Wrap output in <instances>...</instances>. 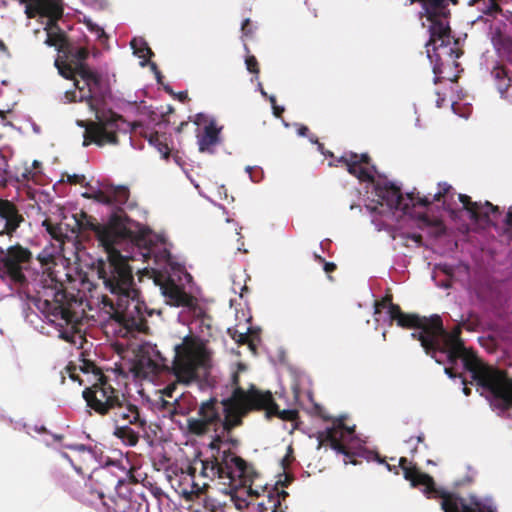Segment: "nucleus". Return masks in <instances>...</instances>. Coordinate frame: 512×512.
Here are the masks:
<instances>
[{
	"instance_id": "nucleus-53",
	"label": "nucleus",
	"mask_w": 512,
	"mask_h": 512,
	"mask_svg": "<svg viewBox=\"0 0 512 512\" xmlns=\"http://www.w3.org/2000/svg\"><path fill=\"white\" fill-rule=\"evenodd\" d=\"M67 370L69 372V376L72 380L74 381H79L80 384H82V381L79 379V376L75 373L76 371V368L75 367H72V366H68L67 367Z\"/></svg>"
},
{
	"instance_id": "nucleus-3",
	"label": "nucleus",
	"mask_w": 512,
	"mask_h": 512,
	"mask_svg": "<svg viewBox=\"0 0 512 512\" xmlns=\"http://www.w3.org/2000/svg\"><path fill=\"white\" fill-rule=\"evenodd\" d=\"M76 74L74 85L79 91L78 100L86 102L96 113V121L79 124L85 127L83 146L91 143L98 146L118 144V133H128L131 130L130 123L112 110L99 112V106L104 103L108 90L96 71L88 65L80 64L76 67Z\"/></svg>"
},
{
	"instance_id": "nucleus-18",
	"label": "nucleus",
	"mask_w": 512,
	"mask_h": 512,
	"mask_svg": "<svg viewBox=\"0 0 512 512\" xmlns=\"http://www.w3.org/2000/svg\"><path fill=\"white\" fill-rule=\"evenodd\" d=\"M375 195L381 205L386 204L390 209L402 210L404 213L409 212L410 208L416 206L407 196L404 197L400 189L392 183H377L375 185Z\"/></svg>"
},
{
	"instance_id": "nucleus-35",
	"label": "nucleus",
	"mask_w": 512,
	"mask_h": 512,
	"mask_svg": "<svg viewBox=\"0 0 512 512\" xmlns=\"http://www.w3.org/2000/svg\"><path fill=\"white\" fill-rule=\"evenodd\" d=\"M150 144L154 145L164 158H168L170 155V148L166 143L161 140V136L158 132H152L148 138Z\"/></svg>"
},
{
	"instance_id": "nucleus-57",
	"label": "nucleus",
	"mask_w": 512,
	"mask_h": 512,
	"mask_svg": "<svg viewBox=\"0 0 512 512\" xmlns=\"http://www.w3.org/2000/svg\"><path fill=\"white\" fill-rule=\"evenodd\" d=\"M309 132V128L307 126H304L302 125L299 129H298V134L301 135V136H306Z\"/></svg>"
},
{
	"instance_id": "nucleus-19",
	"label": "nucleus",
	"mask_w": 512,
	"mask_h": 512,
	"mask_svg": "<svg viewBox=\"0 0 512 512\" xmlns=\"http://www.w3.org/2000/svg\"><path fill=\"white\" fill-rule=\"evenodd\" d=\"M0 220L5 222L0 235L12 237L21 224L25 221L17 205L10 200L0 198Z\"/></svg>"
},
{
	"instance_id": "nucleus-56",
	"label": "nucleus",
	"mask_w": 512,
	"mask_h": 512,
	"mask_svg": "<svg viewBox=\"0 0 512 512\" xmlns=\"http://www.w3.org/2000/svg\"><path fill=\"white\" fill-rule=\"evenodd\" d=\"M65 99L67 102H75L76 101V92L75 91H66L65 92Z\"/></svg>"
},
{
	"instance_id": "nucleus-48",
	"label": "nucleus",
	"mask_w": 512,
	"mask_h": 512,
	"mask_svg": "<svg viewBox=\"0 0 512 512\" xmlns=\"http://www.w3.org/2000/svg\"><path fill=\"white\" fill-rule=\"evenodd\" d=\"M134 470V467H131L127 470L125 477H120V479H127L130 486L132 484H138V479L134 475Z\"/></svg>"
},
{
	"instance_id": "nucleus-20",
	"label": "nucleus",
	"mask_w": 512,
	"mask_h": 512,
	"mask_svg": "<svg viewBox=\"0 0 512 512\" xmlns=\"http://www.w3.org/2000/svg\"><path fill=\"white\" fill-rule=\"evenodd\" d=\"M68 448L75 452V456L71 457L67 453H62V457L67 459L77 473L84 474L83 466L88 464L94 459V452L91 447H87L84 444L70 445Z\"/></svg>"
},
{
	"instance_id": "nucleus-33",
	"label": "nucleus",
	"mask_w": 512,
	"mask_h": 512,
	"mask_svg": "<svg viewBox=\"0 0 512 512\" xmlns=\"http://www.w3.org/2000/svg\"><path fill=\"white\" fill-rule=\"evenodd\" d=\"M113 205L121 206L124 205L130 196L129 189L125 186H117L110 189Z\"/></svg>"
},
{
	"instance_id": "nucleus-42",
	"label": "nucleus",
	"mask_w": 512,
	"mask_h": 512,
	"mask_svg": "<svg viewBox=\"0 0 512 512\" xmlns=\"http://www.w3.org/2000/svg\"><path fill=\"white\" fill-rule=\"evenodd\" d=\"M24 3L26 4L25 14L28 18H35L37 15H40V12H38L37 0H29Z\"/></svg>"
},
{
	"instance_id": "nucleus-59",
	"label": "nucleus",
	"mask_w": 512,
	"mask_h": 512,
	"mask_svg": "<svg viewBox=\"0 0 512 512\" xmlns=\"http://www.w3.org/2000/svg\"><path fill=\"white\" fill-rule=\"evenodd\" d=\"M177 98L180 101L184 102V101H186L188 99V94H187L186 91L179 92L178 95H177Z\"/></svg>"
},
{
	"instance_id": "nucleus-54",
	"label": "nucleus",
	"mask_w": 512,
	"mask_h": 512,
	"mask_svg": "<svg viewBox=\"0 0 512 512\" xmlns=\"http://www.w3.org/2000/svg\"><path fill=\"white\" fill-rule=\"evenodd\" d=\"M445 374L450 378H462V375L457 374L452 367H446L444 369Z\"/></svg>"
},
{
	"instance_id": "nucleus-45",
	"label": "nucleus",
	"mask_w": 512,
	"mask_h": 512,
	"mask_svg": "<svg viewBox=\"0 0 512 512\" xmlns=\"http://www.w3.org/2000/svg\"><path fill=\"white\" fill-rule=\"evenodd\" d=\"M38 176L37 171H33L31 168H25L24 171L21 174V178L23 181H36V178Z\"/></svg>"
},
{
	"instance_id": "nucleus-41",
	"label": "nucleus",
	"mask_w": 512,
	"mask_h": 512,
	"mask_svg": "<svg viewBox=\"0 0 512 512\" xmlns=\"http://www.w3.org/2000/svg\"><path fill=\"white\" fill-rule=\"evenodd\" d=\"M93 198L99 203L106 204V205H113V200L111 197L110 190L98 191L93 195Z\"/></svg>"
},
{
	"instance_id": "nucleus-32",
	"label": "nucleus",
	"mask_w": 512,
	"mask_h": 512,
	"mask_svg": "<svg viewBox=\"0 0 512 512\" xmlns=\"http://www.w3.org/2000/svg\"><path fill=\"white\" fill-rule=\"evenodd\" d=\"M131 47L134 50V53L139 57L145 60H149L153 55V51L147 45V43L142 39L134 38L131 41Z\"/></svg>"
},
{
	"instance_id": "nucleus-63",
	"label": "nucleus",
	"mask_w": 512,
	"mask_h": 512,
	"mask_svg": "<svg viewBox=\"0 0 512 512\" xmlns=\"http://www.w3.org/2000/svg\"><path fill=\"white\" fill-rule=\"evenodd\" d=\"M40 167H41V162L38 160H34L32 163L31 169H33V171H37Z\"/></svg>"
},
{
	"instance_id": "nucleus-15",
	"label": "nucleus",
	"mask_w": 512,
	"mask_h": 512,
	"mask_svg": "<svg viewBox=\"0 0 512 512\" xmlns=\"http://www.w3.org/2000/svg\"><path fill=\"white\" fill-rule=\"evenodd\" d=\"M354 433V427H347L343 420H336L332 427L326 428L324 431L319 432L318 439L320 443L327 442L330 444L331 448L336 452L343 454L346 459L345 463L348 461L354 465L357 464V461L353 458L354 453H352L347 446L342 443L345 435H352Z\"/></svg>"
},
{
	"instance_id": "nucleus-46",
	"label": "nucleus",
	"mask_w": 512,
	"mask_h": 512,
	"mask_svg": "<svg viewBox=\"0 0 512 512\" xmlns=\"http://www.w3.org/2000/svg\"><path fill=\"white\" fill-rule=\"evenodd\" d=\"M177 389V385L175 383H172V384H169L167 385L163 390H162V396L163 397H167V398H170V399H173L174 400V393Z\"/></svg>"
},
{
	"instance_id": "nucleus-6",
	"label": "nucleus",
	"mask_w": 512,
	"mask_h": 512,
	"mask_svg": "<svg viewBox=\"0 0 512 512\" xmlns=\"http://www.w3.org/2000/svg\"><path fill=\"white\" fill-rule=\"evenodd\" d=\"M136 245L141 251L145 261L153 260L156 267L151 268V278L159 286L161 293L167 299V303L176 307H191L194 305V297L186 293L170 277L168 268L174 269L175 261L167 244L163 240L152 239L150 234L141 233L136 239Z\"/></svg>"
},
{
	"instance_id": "nucleus-16",
	"label": "nucleus",
	"mask_w": 512,
	"mask_h": 512,
	"mask_svg": "<svg viewBox=\"0 0 512 512\" xmlns=\"http://www.w3.org/2000/svg\"><path fill=\"white\" fill-rule=\"evenodd\" d=\"M343 164L349 174L355 176L362 182H374V175L377 172L375 165L367 153L357 154L354 152L345 153L337 159Z\"/></svg>"
},
{
	"instance_id": "nucleus-44",
	"label": "nucleus",
	"mask_w": 512,
	"mask_h": 512,
	"mask_svg": "<svg viewBox=\"0 0 512 512\" xmlns=\"http://www.w3.org/2000/svg\"><path fill=\"white\" fill-rule=\"evenodd\" d=\"M188 411L182 406L178 398H174L171 404L170 414L171 415H186Z\"/></svg>"
},
{
	"instance_id": "nucleus-14",
	"label": "nucleus",
	"mask_w": 512,
	"mask_h": 512,
	"mask_svg": "<svg viewBox=\"0 0 512 512\" xmlns=\"http://www.w3.org/2000/svg\"><path fill=\"white\" fill-rule=\"evenodd\" d=\"M36 299L38 308L54 317L52 321L60 319L66 324L76 322L77 316L71 309L67 293L64 289L58 288L57 284L53 287H43L42 291L37 292Z\"/></svg>"
},
{
	"instance_id": "nucleus-28",
	"label": "nucleus",
	"mask_w": 512,
	"mask_h": 512,
	"mask_svg": "<svg viewBox=\"0 0 512 512\" xmlns=\"http://www.w3.org/2000/svg\"><path fill=\"white\" fill-rule=\"evenodd\" d=\"M80 370L83 373H92L94 376V382L89 388H93L94 386L101 387L98 385L99 383L111 384L109 378L103 374L101 369L95 365L94 362L90 360L83 359L82 364L80 365Z\"/></svg>"
},
{
	"instance_id": "nucleus-24",
	"label": "nucleus",
	"mask_w": 512,
	"mask_h": 512,
	"mask_svg": "<svg viewBox=\"0 0 512 512\" xmlns=\"http://www.w3.org/2000/svg\"><path fill=\"white\" fill-rule=\"evenodd\" d=\"M40 16L47 17V24L57 23L63 16V7L60 0H37Z\"/></svg>"
},
{
	"instance_id": "nucleus-64",
	"label": "nucleus",
	"mask_w": 512,
	"mask_h": 512,
	"mask_svg": "<svg viewBox=\"0 0 512 512\" xmlns=\"http://www.w3.org/2000/svg\"><path fill=\"white\" fill-rule=\"evenodd\" d=\"M315 259H317L319 262H322V263L325 262V259L322 256L317 255V254H315Z\"/></svg>"
},
{
	"instance_id": "nucleus-17",
	"label": "nucleus",
	"mask_w": 512,
	"mask_h": 512,
	"mask_svg": "<svg viewBox=\"0 0 512 512\" xmlns=\"http://www.w3.org/2000/svg\"><path fill=\"white\" fill-rule=\"evenodd\" d=\"M459 201L463 204V208L469 212L470 218L475 222H484L488 225H496V222L501 215L498 206L486 201L484 204L481 202H473L466 194L458 195Z\"/></svg>"
},
{
	"instance_id": "nucleus-26",
	"label": "nucleus",
	"mask_w": 512,
	"mask_h": 512,
	"mask_svg": "<svg viewBox=\"0 0 512 512\" xmlns=\"http://www.w3.org/2000/svg\"><path fill=\"white\" fill-rule=\"evenodd\" d=\"M131 424L117 425L113 435L125 445L135 446L139 441V433L130 427Z\"/></svg>"
},
{
	"instance_id": "nucleus-22",
	"label": "nucleus",
	"mask_w": 512,
	"mask_h": 512,
	"mask_svg": "<svg viewBox=\"0 0 512 512\" xmlns=\"http://www.w3.org/2000/svg\"><path fill=\"white\" fill-rule=\"evenodd\" d=\"M491 76L495 81V85L505 99H512V76L502 65H496L491 71Z\"/></svg>"
},
{
	"instance_id": "nucleus-27",
	"label": "nucleus",
	"mask_w": 512,
	"mask_h": 512,
	"mask_svg": "<svg viewBox=\"0 0 512 512\" xmlns=\"http://www.w3.org/2000/svg\"><path fill=\"white\" fill-rule=\"evenodd\" d=\"M288 493L285 490H278L274 488L267 494V503L261 502L259 506L265 510H271V512H278L281 507V500H285Z\"/></svg>"
},
{
	"instance_id": "nucleus-49",
	"label": "nucleus",
	"mask_w": 512,
	"mask_h": 512,
	"mask_svg": "<svg viewBox=\"0 0 512 512\" xmlns=\"http://www.w3.org/2000/svg\"><path fill=\"white\" fill-rule=\"evenodd\" d=\"M241 30H242V32H243V34H244L245 36H250V35H252L253 31H252V27H251L250 19H245V20L242 22Z\"/></svg>"
},
{
	"instance_id": "nucleus-13",
	"label": "nucleus",
	"mask_w": 512,
	"mask_h": 512,
	"mask_svg": "<svg viewBox=\"0 0 512 512\" xmlns=\"http://www.w3.org/2000/svg\"><path fill=\"white\" fill-rule=\"evenodd\" d=\"M207 356L199 347L190 343L177 345L173 361V371L176 377L184 383H189L199 377V369L205 368Z\"/></svg>"
},
{
	"instance_id": "nucleus-21",
	"label": "nucleus",
	"mask_w": 512,
	"mask_h": 512,
	"mask_svg": "<svg viewBox=\"0 0 512 512\" xmlns=\"http://www.w3.org/2000/svg\"><path fill=\"white\" fill-rule=\"evenodd\" d=\"M222 127H217L215 120H211L204 127L203 133L198 136V145L200 152L213 153L215 147L220 144Z\"/></svg>"
},
{
	"instance_id": "nucleus-34",
	"label": "nucleus",
	"mask_w": 512,
	"mask_h": 512,
	"mask_svg": "<svg viewBox=\"0 0 512 512\" xmlns=\"http://www.w3.org/2000/svg\"><path fill=\"white\" fill-rule=\"evenodd\" d=\"M55 66L58 69L59 74L66 79H75L77 77L76 74V66L71 62H63L58 59L55 61Z\"/></svg>"
},
{
	"instance_id": "nucleus-11",
	"label": "nucleus",
	"mask_w": 512,
	"mask_h": 512,
	"mask_svg": "<svg viewBox=\"0 0 512 512\" xmlns=\"http://www.w3.org/2000/svg\"><path fill=\"white\" fill-rule=\"evenodd\" d=\"M33 263V254L20 243L8 247H0V279L8 280L19 289H26L28 279L25 272Z\"/></svg>"
},
{
	"instance_id": "nucleus-51",
	"label": "nucleus",
	"mask_w": 512,
	"mask_h": 512,
	"mask_svg": "<svg viewBox=\"0 0 512 512\" xmlns=\"http://www.w3.org/2000/svg\"><path fill=\"white\" fill-rule=\"evenodd\" d=\"M503 222L507 228L512 229V206L508 209Z\"/></svg>"
},
{
	"instance_id": "nucleus-36",
	"label": "nucleus",
	"mask_w": 512,
	"mask_h": 512,
	"mask_svg": "<svg viewBox=\"0 0 512 512\" xmlns=\"http://www.w3.org/2000/svg\"><path fill=\"white\" fill-rule=\"evenodd\" d=\"M418 219L421 223V227L422 226H425V227H434L438 230V233L439 234H442L444 233L445 231V226L443 225V222L442 220L438 219V218H430L427 214L425 213H422L418 216Z\"/></svg>"
},
{
	"instance_id": "nucleus-31",
	"label": "nucleus",
	"mask_w": 512,
	"mask_h": 512,
	"mask_svg": "<svg viewBox=\"0 0 512 512\" xmlns=\"http://www.w3.org/2000/svg\"><path fill=\"white\" fill-rule=\"evenodd\" d=\"M65 54H67L68 56L71 57V62L76 67H78L80 64L87 65L85 63V60L88 58V55H89L87 48H85V47L74 48L71 46V44H69V48H68V50H66Z\"/></svg>"
},
{
	"instance_id": "nucleus-58",
	"label": "nucleus",
	"mask_w": 512,
	"mask_h": 512,
	"mask_svg": "<svg viewBox=\"0 0 512 512\" xmlns=\"http://www.w3.org/2000/svg\"><path fill=\"white\" fill-rule=\"evenodd\" d=\"M462 383L464 384V387H463V393L466 395V396H470L471 395V389L468 388L466 386V379L462 377Z\"/></svg>"
},
{
	"instance_id": "nucleus-62",
	"label": "nucleus",
	"mask_w": 512,
	"mask_h": 512,
	"mask_svg": "<svg viewBox=\"0 0 512 512\" xmlns=\"http://www.w3.org/2000/svg\"><path fill=\"white\" fill-rule=\"evenodd\" d=\"M187 125H188V122H186V121H182V122L179 124V126L176 128V132H177V133H181V132L183 131L184 127H185V126H187Z\"/></svg>"
},
{
	"instance_id": "nucleus-4",
	"label": "nucleus",
	"mask_w": 512,
	"mask_h": 512,
	"mask_svg": "<svg viewBox=\"0 0 512 512\" xmlns=\"http://www.w3.org/2000/svg\"><path fill=\"white\" fill-rule=\"evenodd\" d=\"M224 442V435L215 434L208 448L212 451V455L204 460H199L200 474L199 476L204 480L202 482L193 479L191 486V494L199 496L204 493L209 487L208 481L215 479L222 480L223 484L230 486L245 485L254 473L249 464L240 456H237L231 449L221 450ZM197 468L190 466L188 468L189 475L195 478Z\"/></svg>"
},
{
	"instance_id": "nucleus-52",
	"label": "nucleus",
	"mask_w": 512,
	"mask_h": 512,
	"mask_svg": "<svg viewBox=\"0 0 512 512\" xmlns=\"http://www.w3.org/2000/svg\"><path fill=\"white\" fill-rule=\"evenodd\" d=\"M171 404H172V402L161 397L160 408L167 411L169 414H170Z\"/></svg>"
},
{
	"instance_id": "nucleus-55",
	"label": "nucleus",
	"mask_w": 512,
	"mask_h": 512,
	"mask_svg": "<svg viewBox=\"0 0 512 512\" xmlns=\"http://www.w3.org/2000/svg\"><path fill=\"white\" fill-rule=\"evenodd\" d=\"M336 264L333 262H324V271L326 273H331L336 270Z\"/></svg>"
},
{
	"instance_id": "nucleus-43",
	"label": "nucleus",
	"mask_w": 512,
	"mask_h": 512,
	"mask_svg": "<svg viewBox=\"0 0 512 512\" xmlns=\"http://www.w3.org/2000/svg\"><path fill=\"white\" fill-rule=\"evenodd\" d=\"M246 68L250 73L258 74L259 73V64L255 56H248L245 60Z\"/></svg>"
},
{
	"instance_id": "nucleus-50",
	"label": "nucleus",
	"mask_w": 512,
	"mask_h": 512,
	"mask_svg": "<svg viewBox=\"0 0 512 512\" xmlns=\"http://www.w3.org/2000/svg\"><path fill=\"white\" fill-rule=\"evenodd\" d=\"M231 382H232V386H233V390H232V393L237 390V389H244L243 387H241L239 385V374L238 372H234L232 374V378H231Z\"/></svg>"
},
{
	"instance_id": "nucleus-9",
	"label": "nucleus",
	"mask_w": 512,
	"mask_h": 512,
	"mask_svg": "<svg viewBox=\"0 0 512 512\" xmlns=\"http://www.w3.org/2000/svg\"><path fill=\"white\" fill-rule=\"evenodd\" d=\"M74 219L78 231L94 232L97 240L104 248H111L126 240L136 243V239L140 236H134V233L128 227L129 218L122 209L112 213L105 224L97 223L93 216L83 211L74 215Z\"/></svg>"
},
{
	"instance_id": "nucleus-8",
	"label": "nucleus",
	"mask_w": 512,
	"mask_h": 512,
	"mask_svg": "<svg viewBox=\"0 0 512 512\" xmlns=\"http://www.w3.org/2000/svg\"><path fill=\"white\" fill-rule=\"evenodd\" d=\"M399 467L403 471L404 478L411 482L413 487L424 486V493L428 497L441 498V508L444 512H495V508L476 498L467 502L464 498L435 486L434 479L422 473L416 465H412L406 457L399 459Z\"/></svg>"
},
{
	"instance_id": "nucleus-12",
	"label": "nucleus",
	"mask_w": 512,
	"mask_h": 512,
	"mask_svg": "<svg viewBox=\"0 0 512 512\" xmlns=\"http://www.w3.org/2000/svg\"><path fill=\"white\" fill-rule=\"evenodd\" d=\"M98 482L101 485L98 496L104 505L113 512H132V490L127 479H120L112 472L103 470Z\"/></svg>"
},
{
	"instance_id": "nucleus-47",
	"label": "nucleus",
	"mask_w": 512,
	"mask_h": 512,
	"mask_svg": "<svg viewBox=\"0 0 512 512\" xmlns=\"http://www.w3.org/2000/svg\"><path fill=\"white\" fill-rule=\"evenodd\" d=\"M269 101H270V103L272 105L274 115L276 117H281V115L284 112V107L278 106L276 104V97L275 96H270L269 97Z\"/></svg>"
},
{
	"instance_id": "nucleus-40",
	"label": "nucleus",
	"mask_w": 512,
	"mask_h": 512,
	"mask_svg": "<svg viewBox=\"0 0 512 512\" xmlns=\"http://www.w3.org/2000/svg\"><path fill=\"white\" fill-rule=\"evenodd\" d=\"M228 333L238 344H246L249 340L247 331L239 332L236 328H229Z\"/></svg>"
},
{
	"instance_id": "nucleus-23",
	"label": "nucleus",
	"mask_w": 512,
	"mask_h": 512,
	"mask_svg": "<svg viewBox=\"0 0 512 512\" xmlns=\"http://www.w3.org/2000/svg\"><path fill=\"white\" fill-rule=\"evenodd\" d=\"M45 30L47 32L45 44L50 47H56L59 52L66 53L70 43L65 32L61 30L58 24H46Z\"/></svg>"
},
{
	"instance_id": "nucleus-7",
	"label": "nucleus",
	"mask_w": 512,
	"mask_h": 512,
	"mask_svg": "<svg viewBox=\"0 0 512 512\" xmlns=\"http://www.w3.org/2000/svg\"><path fill=\"white\" fill-rule=\"evenodd\" d=\"M102 387L85 388L82 396L87 406L101 416L110 415L117 425L133 424L140 428L146 425L141 419L139 409L112 384L99 383Z\"/></svg>"
},
{
	"instance_id": "nucleus-1",
	"label": "nucleus",
	"mask_w": 512,
	"mask_h": 512,
	"mask_svg": "<svg viewBox=\"0 0 512 512\" xmlns=\"http://www.w3.org/2000/svg\"><path fill=\"white\" fill-rule=\"evenodd\" d=\"M390 321H396L401 328L418 329L411 334L412 338L420 341L425 353L437 363L442 364L446 360L454 365L461 360L473 380L491 394L490 405L493 409L505 412L512 408V378L507 371L484 363L472 349L466 348L459 328L448 332L439 315L426 317L404 313L400 306L392 307Z\"/></svg>"
},
{
	"instance_id": "nucleus-2",
	"label": "nucleus",
	"mask_w": 512,
	"mask_h": 512,
	"mask_svg": "<svg viewBox=\"0 0 512 512\" xmlns=\"http://www.w3.org/2000/svg\"><path fill=\"white\" fill-rule=\"evenodd\" d=\"M106 259H99L95 264L98 278L111 296L104 295L102 304L109 308L111 318L128 332H142L147 327L144 301L135 287L132 268L128 258L112 246L105 248Z\"/></svg>"
},
{
	"instance_id": "nucleus-25",
	"label": "nucleus",
	"mask_w": 512,
	"mask_h": 512,
	"mask_svg": "<svg viewBox=\"0 0 512 512\" xmlns=\"http://www.w3.org/2000/svg\"><path fill=\"white\" fill-rule=\"evenodd\" d=\"M438 188L439 191L434 194L432 199H430L428 196H420L419 193L415 192L407 193V197L410 201L413 202V205L428 207L433 202L440 201L442 198L446 197L452 190V186L447 182H439Z\"/></svg>"
},
{
	"instance_id": "nucleus-39",
	"label": "nucleus",
	"mask_w": 512,
	"mask_h": 512,
	"mask_svg": "<svg viewBox=\"0 0 512 512\" xmlns=\"http://www.w3.org/2000/svg\"><path fill=\"white\" fill-rule=\"evenodd\" d=\"M86 177L83 174H69L67 172L62 173L61 182H66L70 185H83Z\"/></svg>"
},
{
	"instance_id": "nucleus-29",
	"label": "nucleus",
	"mask_w": 512,
	"mask_h": 512,
	"mask_svg": "<svg viewBox=\"0 0 512 512\" xmlns=\"http://www.w3.org/2000/svg\"><path fill=\"white\" fill-rule=\"evenodd\" d=\"M42 227L45 228L46 232L50 235V237L59 242L60 244H64L65 240L68 239L62 224L53 223L50 219H45L42 222Z\"/></svg>"
},
{
	"instance_id": "nucleus-30",
	"label": "nucleus",
	"mask_w": 512,
	"mask_h": 512,
	"mask_svg": "<svg viewBox=\"0 0 512 512\" xmlns=\"http://www.w3.org/2000/svg\"><path fill=\"white\" fill-rule=\"evenodd\" d=\"M155 367V363L150 358H141L133 364L131 371L137 378H147Z\"/></svg>"
},
{
	"instance_id": "nucleus-38",
	"label": "nucleus",
	"mask_w": 512,
	"mask_h": 512,
	"mask_svg": "<svg viewBox=\"0 0 512 512\" xmlns=\"http://www.w3.org/2000/svg\"><path fill=\"white\" fill-rule=\"evenodd\" d=\"M392 299H393L392 294L388 293L380 301H376L375 302V314L380 313L381 309L387 308L389 318H391L392 317V307L399 306L398 304H394Z\"/></svg>"
},
{
	"instance_id": "nucleus-60",
	"label": "nucleus",
	"mask_w": 512,
	"mask_h": 512,
	"mask_svg": "<svg viewBox=\"0 0 512 512\" xmlns=\"http://www.w3.org/2000/svg\"><path fill=\"white\" fill-rule=\"evenodd\" d=\"M6 166H7L6 158L2 153H0V170L4 169Z\"/></svg>"
},
{
	"instance_id": "nucleus-61",
	"label": "nucleus",
	"mask_w": 512,
	"mask_h": 512,
	"mask_svg": "<svg viewBox=\"0 0 512 512\" xmlns=\"http://www.w3.org/2000/svg\"><path fill=\"white\" fill-rule=\"evenodd\" d=\"M206 116L202 113H199L196 115V120H195V123L197 125H199L201 123L202 120H205Z\"/></svg>"
},
{
	"instance_id": "nucleus-5",
	"label": "nucleus",
	"mask_w": 512,
	"mask_h": 512,
	"mask_svg": "<svg viewBox=\"0 0 512 512\" xmlns=\"http://www.w3.org/2000/svg\"><path fill=\"white\" fill-rule=\"evenodd\" d=\"M238 389L235 390L227 398L221 400L224 417L221 418L220 410L218 407V401L215 398H210L202 402L197 411V417H190L187 419V431L189 434L194 436H204L211 430L217 432L218 427H222V434L224 435L225 444H229L232 447H237L240 444L238 438L232 436V432L235 428L243 424V418L241 416V423L232 426L236 417L240 415L242 408L248 405L246 400H241L236 397Z\"/></svg>"
},
{
	"instance_id": "nucleus-10",
	"label": "nucleus",
	"mask_w": 512,
	"mask_h": 512,
	"mask_svg": "<svg viewBox=\"0 0 512 512\" xmlns=\"http://www.w3.org/2000/svg\"><path fill=\"white\" fill-rule=\"evenodd\" d=\"M241 400H246L248 403L245 408H242L240 415H238L232 425L241 423V416H247L253 411H264L266 419L278 417L284 421H295L299 417V413L295 409L280 410L278 404L275 402L271 391H263L258 389L255 385L251 384L248 389H238L237 396Z\"/></svg>"
},
{
	"instance_id": "nucleus-37",
	"label": "nucleus",
	"mask_w": 512,
	"mask_h": 512,
	"mask_svg": "<svg viewBox=\"0 0 512 512\" xmlns=\"http://www.w3.org/2000/svg\"><path fill=\"white\" fill-rule=\"evenodd\" d=\"M478 4H482L483 7H478L480 11H482L484 14L494 16L498 14L501 11V8L496 0H474Z\"/></svg>"
}]
</instances>
